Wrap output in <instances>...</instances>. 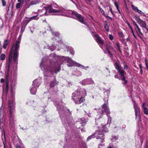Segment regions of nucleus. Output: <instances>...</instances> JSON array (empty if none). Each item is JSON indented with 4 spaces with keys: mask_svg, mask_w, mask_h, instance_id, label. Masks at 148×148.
I'll use <instances>...</instances> for the list:
<instances>
[{
    "mask_svg": "<svg viewBox=\"0 0 148 148\" xmlns=\"http://www.w3.org/2000/svg\"><path fill=\"white\" fill-rule=\"evenodd\" d=\"M57 38H58V39L57 40L58 41H59V40H60L61 38H60V37L58 36H55L54 39H55L56 40H57Z\"/></svg>",
    "mask_w": 148,
    "mask_h": 148,
    "instance_id": "7c9ffc66",
    "label": "nucleus"
},
{
    "mask_svg": "<svg viewBox=\"0 0 148 148\" xmlns=\"http://www.w3.org/2000/svg\"><path fill=\"white\" fill-rule=\"evenodd\" d=\"M46 7L49 10V12L50 13L59 12L61 11V10H57L54 9V8H57L59 7V6L56 4L53 3L51 5H49Z\"/></svg>",
    "mask_w": 148,
    "mask_h": 148,
    "instance_id": "20e7f679",
    "label": "nucleus"
},
{
    "mask_svg": "<svg viewBox=\"0 0 148 148\" xmlns=\"http://www.w3.org/2000/svg\"><path fill=\"white\" fill-rule=\"evenodd\" d=\"M14 90V87L13 88L12 87H11L10 94L11 95L12 100L11 101V103L10 102V120L11 118V121H10V122H11V123H12L14 122V117L13 114L11 113V112H13V111H11V110H13L15 107L14 105H15V103L14 102V94H15Z\"/></svg>",
    "mask_w": 148,
    "mask_h": 148,
    "instance_id": "f03ea898",
    "label": "nucleus"
},
{
    "mask_svg": "<svg viewBox=\"0 0 148 148\" xmlns=\"http://www.w3.org/2000/svg\"><path fill=\"white\" fill-rule=\"evenodd\" d=\"M134 25L137 28H138L139 27L136 23H135V24H134Z\"/></svg>",
    "mask_w": 148,
    "mask_h": 148,
    "instance_id": "3c124183",
    "label": "nucleus"
},
{
    "mask_svg": "<svg viewBox=\"0 0 148 148\" xmlns=\"http://www.w3.org/2000/svg\"><path fill=\"white\" fill-rule=\"evenodd\" d=\"M129 27H130V28L131 29V31H132V30H133V29H132V27H131V26H130Z\"/></svg>",
    "mask_w": 148,
    "mask_h": 148,
    "instance_id": "bf43d9fd",
    "label": "nucleus"
},
{
    "mask_svg": "<svg viewBox=\"0 0 148 148\" xmlns=\"http://www.w3.org/2000/svg\"><path fill=\"white\" fill-rule=\"evenodd\" d=\"M108 132V130L107 129L106 130H104L102 131H97L95 133V135H96V138L97 139H101V143H103L104 142L105 138L103 132Z\"/></svg>",
    "mask_w": 148,
    "mask_h": 148,
    "instance_id": "7ed1b4c3",
    "label": "nucleus"
},
{
    "mask_svg": "<svg viewBox=\"0 0 148 148\" xmlns=\"http://www.w3.org/2000/svg\"><path fill=\"white\" fill-rule=\"evenodd\" d=\"M2 51V47H0V54L1 53Z\"/></svg>",
    "mask_w": 148,
    "mask_h": 148,
    "instance_id": "4d7b16f0",
    "label": "nucleus"
},
{
    "mask_svg": "<svg viewBox=\"0 0 148 148\" xmlns=\"http://www.w3.org/2000/svg\"><path fill=\"white\" fill-rule=\"evenodd\" d=\"M110 10L112 14H113L112 9L111 8H110Z\"/></svg>",
    "mask_w": 148,
    "mask_h": 148,
    "instance_id": "09e8293b",
    "label": "nucleus"
},
{
    "mask_svg": "<svg viewBox=\"0 0 148 148\" xmlns=\"http://www.w3.org/2000/svg\"><path fill=\"white\" fill-rule=\"evenodd\" d=\"M92 137V136H89L87 138V140L88 141L90 140Z\"/></svg>",
    "mask_w": 148,
    "mask_h": 148,
    "instance_id": "ea45409f",
    "label": "nucleus"
},
{
    "mask_svg": "<svg viewBox=\"0 0 148 148\" xmlns=\"http://www.w3.org/2000/svg\"><path fill=\"white\" fill-rule=\"evenodd\" d=\"M128 66L127 65H125L124 66V68L125 70H127L128 69Z\"/></svg>",
    "mask_w": 148,
    "mask_h": 148,
    "instance_id": "79ce46f5",
    "label": "nucleus"
},
{
    "mask_svg": "<svg viewBox=\"0 0 148 148\" xmlns=\"http://www.w3.org/2000/svg\"><path fill=\"white\" fill-rule=\"evenodd\" d=\"M58 82L56 81L55 78H54L53 81H51L49 84L50 88H53L58 84Z\"/></svg>",
    "mask_w": 148,
    "mask_h": 148,
    "instance_id": "dca6fc26",
    "label": "nucleus"
},
{
    "mask_svg": "<svg viewBox=\"0 0 148 148\" xmlns=\"http://www.w3.org/2000/svg\"><path fill=\"white\" fill-rule=\"evenodd\" d=\"M119 35L121 37H122L123 36V33L122 32H120L119 33Z\"/></svg>",
    "mask_w": 148,
    "mask_h": 148,
    "instance_id": "58836bf2",
    "label": "nucleus"
},
{
    "mask_svg": "<svg viewBox=\"0 0 148 148\" xmlns=\"http://www.w3.org/2000/svg\"><path fill=\"white\" fill-rule=\"evenodd\" d=\"M51 64H52V68L49 71L52 73H57L58 72H59L60 69V65L57 64V63L55 62H51Z\"/></svg>",
    "mask_w": 148,
    "mask_h": 148,
    "instance_id": "423d86ee",
    "label": "nucleus"
},
{
    "mask_svg": "<svg viewBox=\"0 0 148 148\" xmlns=\"http://www.w3.org/2000/svg\"><path fill=\"white\" fill-rule=\"evenodd\" d=\"M121 79L123 81L122 83L123 84H125L127 82V81L126 80L124 76L122 77L121 78Z\"/></svg>",
    "mask_w": 148,
    "mask_h": 148,
    "instance_id": "b1692460",
    "label": "nucleus"
},
{
    "mask_svg": "<svg viewBox=\"0 0 148 148\" xmlns=\"http://www.w3.org/2000/svg\"><path fill=\"white\" fill-rule=\"evenodd\" d=\"M82 83H84V84H82L84 85H85L87 84H93L94 83V82L93 81L92 78H90L83 80L82 82Z\"/></svg>",
    "mask_w": 148,
    "mask_h": 148,
    "instance_id": "ddd939ff",
    "label": "nucleus"
},
{
    "mask_svg": "<svg viewBox=\"0 0 148 148\" xmlns=\"http://www.w3.org/2000/svg\"><path fill=\"white\" fill-rule=\"evenodd\" d=\"M134 16L135 20L137 21L141 27L143 28H146L147 24L145 22L140 19L138 16L134 15Z\"/></svg>",
    "mask_w": 148,
    "mask_h": 148,
    "instance_id": "1a4fd4ad",
    "label": "nucleus"
},
{
    "mask_svg": "<svg viewBox=\"0 0 148 148\" xmlns=\"http://www.w3.org/2000/svg\"><path fill=\"white\" fill-rule=\"evenodd\" d=\"M8 42V40H6L4 42V44L3 46V47L4 49H5L7 48Z\"/></svg>",
    "mask_w": 148,
    "mask_h": 148,
    "instance_id": "4be33fe9",
    "label": "nucleus"
},
{
    "mask_svg": "<svg viewBox=\"0 0 148 148\" xmlns=\"http://www.w3.org/2000/svg\"><path fill=\"white\" fill-rule=\"evenodd\" d=\"M143 112L145 114H148V109L146 107H144L143 108Z\"/></svg>",
    "mask_w": 148,
    "mask_h": 148,
    "instance_id": "5701e85b",
    "label": "nucleus"
},
{
    "mask_svg": "<svg viewBox=\"0 0 148 148\" xmlns=\"http://www.w3.org/2000/svg\"><path fill=\"white\" fill-rule=\"evenodd\" d=\"M110 39L111 40H112L113 39V37L112 35L111 34H110L109 35Z\"/></svg>",
    "mask_w": 148,
    "mask_h": 148,
    "instance_id": "4c0bfd02",
    "label": "nucleus"
},
{
    "mask_svg": "<svg viewBox=\"0 0 148 148\" xmlns=\"http://www.w3.org/2000/svg\"><path fill=\"white\" fill-rule=\"evenodd\" d=\"M117 9V10H118V12H119V13L120 14H121V12H120V10H119V8H118V9Z\"/></svg>",
    "mask_w": 148,
    "mask_h": 148,
    "instance_id": "603ef678",
    "label": "nucleus"
},
{
    "mask_svg": "<svg viewBox=\"0 0 148 148\" xmlns=\"http://www.w3.org/2000/svg\"><path fill=\"white\" fill-rule=\"evenodd\" d=\"M139 66L140 68V69H142V65H141V64H140L139 65Z\"/></svg>",
    "mask_w": 148,
    "mask_h": 148,
    "instance_id": "5fc2aeb1",
    "label": "nucleus"
},
{
    "mask_svg": "<svg viewBox=\"0 0 148 148\" xmlns=\"http://www.w3.org/2000/svg\"><path fill=\"white\" fill-rule=\"evenodd\" d=\"M108 52L109 54L110 55V57H112L113 56V55L108 50Z\"/></svg>",
    "mask_w": 148,
    "mask_h": 148,
    "instance_id": "e433bc0d",
    "label": "nucleus"
},
{
    "mask_svg": "<svg viewBox=\"0 0 148 148\" xmlns=\"http://www.w3.org/2000/svg\"><path fill=\"white\" fill-rule=\"evenodd\" d=\"M67 58L69 60V62H72L73 63V64H74L76 63V65L77 66L80 67L82 68H84V69L85 68V67L84 66L81 65L79 64L76 63V62H74V61H73L72 60V59L71 58H69L68 57H67Z\"/></svg>",
    "mask_w": 148,
    "mask_h": 148,
    "instance_id": "2eb2a0df",
    "label": "nucleus"
},
{
    "mask_svg": "<svg viewBox=\"0 0 148 148\" xmlns=\"http://www.w3.org/2000/svg\"><path fill=\"white\" fill-rule=\"evenodd\" d=\"M37 16L38 15L34 16L31 17H30V19L31 20L33 19L37 20L39 18Z\"/></svg>",
    "mask_w": 148,
    "mask_h": 148,
    "instance_id": "393cba45",
    "label": "nucleus"
},
{
    "mask_svg": "<svg viewBox=\"0 0 148 148\" xmlns=\"http://www.w3.org/2000/svg\"><path fill=\"white\" fill-rule=\"evenodd\" d=\"M70 53L73 55L74 53V52L73 51H72L70 52Z\"/></svg>",
    "mask_w": 148,
    "mask_h": 148,
    "instance_id": "8fccbe9b",
    "label": "nucleus"
},
{
    "mask_svg": "<svg viewBox=\"0 0 148 148\" xmlns=\"http://www.w3.org/2000/svg\"><path fill=\"white\" fill-rule=\"evenodd\" d=\"M135 112L136 119L138 121H139L140 119V117L139 114L140 108L137 106L134 105V106Z\"/></svg>",
    "mask_w": 148,
    "mask_h": 148,
    "instance_id": "9d476101",
    "label": "nucleus"
},
{
    "mask_svg": "<svg viewBox=\"0 0 148 148\" xmlns=\"http://www.w3.org/2000/svg\"><path fill=\"white\" fill-rule=\"evenodd\" d=\"M118 72L119 73L121 77H122L124 76V73H125V72L122 69V68L118 71Z\"/></svg>",
    "mask_w": 148,
    "mask_h": 148,
    "instance_id": "a211bd4d",
    "label": "nucleus"
},
{
    "mask_svg": "<svg viewBox=\"0 0 148 148\" xmlns=\"http://www.w3.org/2000/svg\"><path fill=\"white\" fill-rule=\"evenodd\" d=\"M20 41L17 40L12 45L10 50V64L12 59L15 63L17 64L19 54L18 50L20 47Z\"/></svg>",
    "mask_w": 148,
    "mask_h": 148,
    "instance_id": "f257e3e1",
    "label": "nucleus"
},
{
    "mask_svg": "<svg viewBox=\"0 0 148 148\" xmlns=\"http://www.w3.org/2000/svg\"><path fill=\"white\" fill-rule=\"evenodd\" d=\"M37 89L35 87H32L30 90L31 93L32 94L35 95L36 94Z\"/></svg>",
    "mask_w": 148,
    "mask_h": 148,
    "instance_id": "6ab92c4d",
    "label": "nucleus"
},
{
    "mask_svg": "<svg viewBox=\"0 0 148 148\" xmlns=\"http://www.w3.org/2000/svg\"><path fill=\"white\" fill-rule=\"evenodd\" d=\"M95 36L96 38V40L97 42L101 45H103L104 42L103 40L100 38L99 35L98 34H95Z\"/></svg>",
    "mask_w": 148,
    "mask_h": 148,
    "instance_id": "4468645a",
    "label": "nucleus"
},
{
    "mask_svg": "<svg viewBox=\"0 0 148 148\" xmlns=\"http://www.w3.org/2000/svg\"><path fill=\"white\" fill-rule=\"evenodd\" d=\"M114 77H115V78H118V76L117 75H115L114 76Z\"/></svg>",
    "mask_w": 148,
    "mask_h": 148,
    "instance_id": "13d9d810",
    "label": "nucleus"
},
{
    "mask_svg": "<svg viewBox=\"0 0 148 148\" xmlns=\"http://www.w3.org/2000/svg\"><path fill=\"white\" fill-rule=\"evenodd\" d=\"M145 148H148V143L147 142L145 145Z\"/></svg>",
    "mask_w": 148,
    "mask_h": 148,
    "instance_id": "c03bdc74",
    "label": "nucleus"
},
{
    "mask_svg": "<svg viewBox=\"0 0 148 148\" xmlns=\"http://www.w3.org/2000/svg\"><path fill=\"white\" fill-rule=\"evenodd\" d=\"M106 17L107 18H109L111 21H112V18H111V17H110L108 16H106Z\"/></svg>",
    "mask_w": 148,
    "mask_h": 148,
    "instance_id": "37998d69",
    "label": "nucleus"
},
{
    "mask_svg": "<svg viewBox=\"0 0 148 148\" xmlns=\"http://www.w3.org/2000/svg\"><path fill=\"white\" fill-rule=\"evenodd\" d=\"M99 9L101 11V13L103 14V15L105 16V12L101 8L100 6H99L98 7Z\"/></svg>",
    "mask_w": 148,
    "mask_h": 148,
    "instance_id": "c85d7f7f",
    "label": "nucleus"
},
{
    "mask_svg": "<svg viewBox=\"0 0 148 148\" xmlns=\"http://www.w3.org/2000/svg\"><path fill=\"white\" fill-rule=\"evenodd\" d=\"M76 17L77 18V19L79 22L82 23L84 24V25H87L85 23V21L84 19V18L83 16L82 15L80 14H79L78 15H77V16Z\"/></svg>",
    "mask_w": 148,
    "mask_h": 148,
    "instance_id": "f8f14e48",
    "label": "nucleus"
},
{
    "mask_svg": "<svg viewBox=\"0 0 148 148\" xmlns=\"http://www.w3.org/2000/svg\"><path fill=\"white\" fill-rule=\"evenodd\" d=\"M107 102L104 103L102 106L101 107V114H103L104 112L106 113V115L108 116V120H110V121L111 122V118L110 116H108V114H110V112L108 109V108L107 107Z\"/></svg>",
    "mask_w": 148,
    "mask_h": 148,
    "instance_id": "39448f33",
    "label": "nucleus"
},
{
    "mask_svg": "<svg viewBox=\"0 0 148 148\" xmlns=\"http://www.w3.org/2000/svg\"><path fill=\"white\" fill-rule=\"evenodd\" d=\"M132 21H133V23L134 25L135 24V23H136L134 21L132 18H131Z\"/></svg>",
    "mask_w": 148,
    "mask_h": 148,
    "instance_id": "6e6d98bb",
    "label": "nucleus"
},
{
    "mask_svg": "<svg viewBox=\"0 0 148 148\" xmlns=\"http://www.w3.org/2000/svg\"><path fill=\"white\" fill-rule=\"evenodd\" d=\"M140 73H141V74H143V71L142 69H140Z\"/></svg>",
    "mask_w": 148,
    "mask_h": 148,
    "instance_id": "864d4df0",
    "label": "nucleus"
},
{
    "mask_svg": "<svg viewBox=\"0 0 148 148\" xmlns=\"http://www.w3.org/2000/svg\"><path fill=\"white\" fill-rule=\"evenodd\" d=\"M38 3V1H35L31 2L30 4V5H33L37 4Z\"/></svg>",
    "mask_w": 148,
    "mask_h": 148,
    "instance_id": "a878e982",
    "label": "nucleus"
},
{
    "mask_svg": "<svg viewBox=\"0 0 148 148\" xmlns=\"http://www.w3.org/2000/svg\"><path fill=\"white\" fill-rule=\"evenodd\" d=\"M131 6L134 12L138 13L139 14H141V15L143 16H145L144 13L142 12L140 10H138L137 7L134 6L133 5H132Z\"/></svg>",
    "mask_w": 148,
    "mask_h": 148,
    "instance_id": "9b49d317",
    "label": "nucleus"
},
{
    "mask_svg": "<svg viewBox=\"0 0 148 148\" xmlns=\"http://www.w3.org/2000/svg\"><path fill=\"white\" fill-rule=\"evenodd\" d=\"M1 1L3 5L4 6H5L6 4L5 1L4 0H2Z\"/></svg>",
    "mask_w": 148,
    "mask_h": 148,
    "instance_id": "72a5a7b5",
    "label": "nucleus"
},
{
    "mask_svg": "<svg viewBox=\"0 0 148 148\" xmlns=\"http://www.w3.org/2000/svg\"><path fill=\"white\" fill-rule=\"evenodd\" d=\"M147 30L148 32V29L147 27H146V28H145Z\"/></svg>",
    "mask_w": 148,
    "mask_h": 148,
    "instance_id": "774afa93",
    "label": "nucleus"
},
{
    "mask_svg": "<svg viewBox=\"0 0 148 148\" xmlns=\"http://www.w3.org/2000/svg\"><path fill=\"white\" fill-rule=\"evenodd\" d=\"M104 28L107 32H108L109 31V27L108 25V22L107 21H104Z\"/></svg>",
    "mask_w": 148,
    "mask_h": 148,
    "instance_id": "f3484780",
    "label": "nucleus"
},
{
    "mask_svg": "<svg viewBox=\"0 0 148 148\" xmlns=\"http://www.w3.org/2000/svg\"><path fill=\"white\" fill-rule=\"evenodd\" d=\"M5 55L3 54H2L1 56V60H3L5 59Z\"/></svg>",
    "mask_w": 148,
    "mask_h": 148,
    "instance_id": "bb28decb",
    "label": "nucleus"
},
{
    "mask_svg": "<svg viewBox=\"0 0 148 148\" xmlns=\"http://www.w3.org/2000/svg\"><path fill=\"white\" fill-rule=\"evenodd\" d=\"M4 80L2 78L1 79L0 81L1 83L3 82H4Z\"/></svg>",
    "mask_w": 148,
    "mask_h": 148,
    "instance_id": "de8ad7c7",
    "label": "nucleus"
},
{
    "mask_svg": "<svg viewBox=\"0 0 148 148\" xmlns=\"http://www.w3.org/2000/svg\"><path fill=\"white\" fill-rule=\"evenodd\" d=\"M86 123V121H85V120L83 121L82 123V125L84 126V125Z\"/></svg>",
    "mask_w": 148,
    "mask_h": 148,
    "instance_id": "a19ab883",
    "label": "nucleus"
},
{
    "mask_svg": "<svg viewBox=\"0 0 148 148\" xmlns=\"http://www.w3.org/2000/svg\"><path fill=\"white\" fill-rule=\"evenodd\" d=\"M33 85H34V86H35L36 87H38L39 86V84H36L38 83V82L36 80H34L33 81Z\"/></svg>",
    "mask_w": 148,
    "mask_h": 148,
    "instance_id": "412c9836",
    "label": "nucleus"
},
{
    "mask_svg": "<svg viewBox=\"0 0 148 148\" xmlns=\"http://www.w3.org/2000/svg\"><path fill=\"white\" fill-rule=\"evenodd\" d=\"M89 29L91 31V32H93V29L92 28V27H89Z\"/></svg>",
    "mask_w": 148,
    "mask_h": 148,
    "instance_id": "a18cd8bd",
    "label": "nucleus"
},
{
    "mask_svg": "<svg viewBox=\"0 0 148 148\" xmlns=\"http://www.w3.org/2000/svg\"><path fill=\"white\" fill-rule=\"evenodd\" d=\"M0 47H2V45L1 44V42H0Z\"/></svg>",
    "mask_w": 148,
    "mask_h": 148,
    "instance_id": "338daca9",
    "label": "nucleus"
},
{
    "mask_svg": "<svg viewBox=\"0 0 148 148\" xmlns=\"http://www.w3.org/2000/svg\"><path fill=\"white\" fill-rule=\"evenodd\" d=\"M85 1H87L88 2H90L91 1V0H85Z\"/></svg>",
    "mask_w": 148,
    "mask_h": 148,
    "instance_id": "69168bd1",
    "label": "nucleus"
},
{
    "mask_svg": "<svg viewBox=\"0 0 148 148\" xmlns=\"http://www.w3.org/2000/svg\"><path fill=\"white\" fill-rule=\"evenodd\" d=\"M31 21V20L30 19V18H28V19L25 20V21L26 23V24H27Z\"/></svg>",
    "mask_w": 148,
    "mask_h": 148,
    "instance_id": "c756f323",
    "label": "nucleus"
},
{
    "mask_svg": "<svg viewBox=\"0 0 148 148\" xmlns=\"http://www.w3.org/2000/svg\"><path fill=\"white\" fill-rule=\"evenodd\" d=\"M145 61L146 68L148 71V65L147 62V60L146 59H145Z\"/></svg>",
    "mask_w": 148,
    "mask_h": 148,
    "instance_id": "2f4dec72",
    "label": "nucleus"
},
{
    "mask_svg": "<svg viewBox=\"0 0 148 148\" xmlns=\"http://www.w3.org/2000/svg\"><path fill=\"white\" fill-rule=\"evenodd\" d=\"M114 66L115 69L118 71L122 68L121 66H120L117 62H115L114 63Z\"/></svg>",
    "mask_w": 148,
    "mask_h": 148,
    "instance_id": "aec40b11",
    "label": "nucleus"
},
{
    "mask_svg": "<svg viewBox=\"0 0 148 148\" xmlns=\"http://www.w3.org/2000/svg\"><path fill=\"white\" fill-rule=\"evenodd\" d=\"M71 14L72 15H75L76 17L77 16V15H78L79 14L76 12H73L71 13Z\"/></svg>",
    "mask_w": 148,
    "mask_h": 148,
    "instance_id": "473e14b6",
    "label": "nucleus"
},
{
    "mask_svg": "<svg viewBox=\"0 0 148 148\" xmlns=\"http://www.w3.org/2000/svg\"><path fill=\"white\" fill-rule=\"evenodd\" d=\"M8 74H7L6 76V86H5V92L6 94H7L8 92V83L9 81L8 80V78L9 77L8 75V72L9 70V55L8 56Z\"/></svg>",
    "mask_w": 148,
    "mask_h": 148,
    "instance_id": "6e6552de",
    "label": "nucleus"
},
{
    "mask_svg": "<svg viewBox=\"0 0 148 148\" xmlns=\"http://www.w3.org/2000/svg\"><path fill=\"white\" fill-rule=\"evenodd\" d=\"M116 46L118 48V50H119V52L121 53H122V51L120 49V45L118 43H117L116 44Z\"/></svg>",
    "mask_w": 148,
    "mask_h": 148,
    "instance_id": "cd10ccee",
    "label": "nucleus"
},
{
    "mask_svg": "<svg viewBox=\"0 0 148 148\" xmlns=\"http://www.w3.org/2000/svg\"><path fill=\"white\" fill-rule=\"evenodd\" d=\"M112 139H115V140H116L118 138V136H114L112 137Z\"/></svg>",
    "mask_w": 148,
    "mask_h": 148,
    "instance_id": "c9c22d12",
    "label": "nucleus"
},
{
    "mask_svg": "<svg viewBox=\"0 0 148 148\" xmlns=\"http://www.w3.org/2000/svg\"><path fill=\"white\" fill-rule=\"evenodd\" d=\"M114 4L115 6L116 7L117 9L119 8V5L116 2H115L114 3Z\"/></svg>",
    "mask_w": 148,
    "mask_h": 148,
    "instance_id": "f704fd0d",
    "label": "nucleus"
},
{
    "mask_svg": "<svg viewBox=\"0 0 148 148\" xmlns=\"http://www.w3.org/2000/svg\"><path fill=\"white\" fill-rule=\"evenodd\" d=\"M77 95H78L77 91H75L72 94V98L73 100L75 101V104H79L83 102L84 100L83 97H81L80 99L78 100L79 99L77 97H77Z\"/></svg>",
    "mask_w": 148,
    "mask_h": 148,
    "instance_id": "0eeeda50",
    "label": "nucleus"
},
{
    "mask_svg": "<svg viewBox=\"0 0 148 148\" xmlns=\"http://www.w3.org/2000/svg\"><path fill=\"white\" fill-rule=\"evenodd\" d=\"M16 148H21L20 146H17L16 147Z\"/></svg>",
    "mask_w": 148,
    "mask_h": 148,
    "instance_id": "680f3d73",
    "label": "nucleus"
},
{
    "mask_svg": "<svg viewBox=\"0 0 148 148\" xmlns=\"http://www.w3.org/2000/svg\"><path fill=\"white\" fill-rule=\"evenodd\" d=\"M132 34H133V36H134V37L135 38H136V36H135V35L134 33V32L133 31V30H132Z\"/></svg>",
    "mask_w": 148,
    "mask_h": 148,
    "instance_id": "49530a36",
    "label": "nucleus"
},
{
    "mask_svg": "<svg viewBox=\"0 0 148 148\" xmlns=\"http://www.w3.org/2000/svg\"><path fill=\"white\" fill-rule=\"evenodd\" d=\"M69 66H72L73 65V64H70V65H67Z\"/></svg>",
    "mask_w": 148,
    "mask_h": 148,
    "instance_id": "e2e57ef3",
    "label": "nucleus"
},
{
    "mask_svg": "<svg viewBox=\"0 0 148 148\" xmlns=\"http://www.w3.org/2000/svg\"><path fill=\"white\" fill-rule=\"evenodd\" d=\"M86 93H85L84 92V95H83L82 96H86Z\"/></svg>",
    "mask_w": 148,
    "mask_h": 148,
    "instance_id": "0e129e2a",
    "label": "nucleus"
},
{
    "mask_svg": "<svg viewBox=\"0 0 148 148\" xmlns=\"http://www.w3.org/2000/svg\"><path fill=\"white\" fill-rule=\"evenodd\" d=\"M137 29H138V30L139 32H140V29L139 28V27H138V28H137Z\"/></svg>",
    "mask_w": 148,
    "mask_h": 148,
    "instance_id": "052dcab7",
    "label": "nucleus"
}]
</instances>
